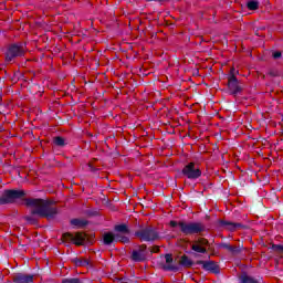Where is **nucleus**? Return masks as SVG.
<instances>
[{
    "label": "nucleus",
    "mask_w": 283,
    "mask_h": 283,
    "mask_svg": "<svg viewBox=\"0 0 283 283\" xmlns=\"http://www.w3.org/2000/svg\"><path fill=\"white\" fill-rule=\"evenodd\" d=\"M14 283H32L34 282V275L19 273L13 277Z\"/></svg>",
    "instance_id": "nucleus-10"
},
{
    "label": "nucleus",
    "mask_w": 283,
    "mask_h": 283,
    "mask_svg": "<svg viewBox=\"0 0 283 283\" xmlns=\"http://www.w3.org/2000/svg\"><path fill=\"white\" fill-rule=\"evenodd\" d=\"M274 59H280L282 56V52L276 51L273 53Z\"/></svg>",
    "instance_id": "nucleus-24"
},
{
    "label": "nucleus",
    "mask_w": 283,
    "mask_h": 283,
    "mask_svg": "<svg viewBox=\"0 0 283 283\" xmlns=\"http://www.w3.org/2000/svg\"><path fill=\"white\" fill-rule=\"evenodd\" d=\"M166 264L164 265V269L166 271H176V265H174V258L171 254H166L165 255Z\"/></svg>",
    "instance_id": "nucleus-14"
},
{
    "label": "nucleus",
    "mask_w": 283,
    "mask_h": 283,
    "mask_svg": "<svg viewBox=\"0 0 283 283\" xmlns=\"http://www.w3.org/2000/svg\"><path fill=\"white\" fill-rule=\"evenodd\" d=\"M145 248H139L138 250H134L132 253V260L134 262H143L145 260Z\"/></svg>",
    "instance_id": "nucleus-12"
},
{
    "label": "nucleus",
    "mask_w": 283,
    "mask_h": 283,
    "mask_svg": "<svg viewBox=\"0 0 283 283\" xmlns=\"http://www.w3.org/2000/svg\"><path fill=\"white\" fill-rule=\"evenodd\" d=\"M202 268L211 273H218V264L213 261H201Z\"/></svg>",
    "instance_id": "nucleus-13"
},
{
    "label": "nucleus",
    "mask_w": 283,
    "mask_h": 283,
    "mask_svg": "<svg viewBox=\"0 0 283 283\" xmlns=\"http://www.w3.org/2000/svg\"><path fill=\"white\" fill-rule=\"evenodd\" d=\"M207 247H209V241L207 239H199L192 244V251H196V253H207Z\"/></svg>",
    "instance_id": "nucleus-9"
},
{
    "label": "nucleus",
    "mask_w": 283,
    "mask_h": 283,
    "mask_svg": "<svg viewBox=\"0 0 283 283\" xmlns=\"http://www.w3.org/2000/svg\"><path fill=\"white\" fill-rule=\"evenodd\" d=\"M64 242H73V244H76L77 247H81L82 244H85V234L81 232L73 233H64L63 234Z\"/></svg>",
    "instance_id": "nucleus-8"
},
{
    "label": "nucleus",
    "mask_w": 283,
    "mask_h": 283,
    "mask_svg": "<svg viewBox=\"0 0 283 283\" xmlns=\"http://www.w3.org/2000/svg\"><path fill=\"white\" fill-rule=\"evenodd\" d=\"M54 144L57 147H65V139H63L62 137H55L54 138Z\"/></svg>",
    "instance_id": "nucleus-20"
},
{
    "label": "nucleus",
    "mask_w": 283,
    "mask_h": 283,
    "mask_svg": "<svg viewBox=\"0 0 283 283\" xmlns=\"http://www.w3.org/2000/svg\"><path fill=\"white\" fill-rule=\"evenodd\" d=\"M247 6H248V9H249V10H258L260 3H258V1H255V0H250V1L247 3Z\"/></svg>",
    "instance_id": "nucleus-18"
},
{
    "label": "nucleus",
    "mask_w": 283,
    "mask_h": 283,
    "mask_svg": "<svg viewBox=\"0 0 283 283\" xmlns=\"http://www.w3.org/2000/svg\"><path fill=\"white\" fill-rule=\"evenodd\" d=\"M71 224L77 227V229H83L87 224V221L84 219H73L71 220Z\"/></svg>",
    "instance_id": "nucleus-15"
},
{
    "label": "nucleus",
    "mask_w": 283,
    "mask_h": 283,
    "mask_svg": "<svg viewBox=\"0 0 283 283\" xmlns=\"http://www.w3.org/2000/svg\"><path fill=\"white\" fill-rule=\"evenodd\" d=\"M129 228L122 223L115 226V233L107 232L104 234V244H112V242H129Z\"/></svg>",
    "instance_id": "nucleus-2"
},
{
    "label": "nucleus",
    "mask_w": 283,
    "mask_h": 283,
    "mask_svg": "<svg viewBox=\"0 0 283 283\" xmlns=\"http://www.w3.org/2000/svg\"><path fill=\"white\" fill-rule=\"evenodd\" d=\"M180 264L182 266H191L193 264V262L191 261V259H189L188 256H182L180 259Z\"/></svg>",
    "instance_id": "nucleus-17"
},
{
    "label": "nucleus",
    "mask_w": 283,
    "mask_h": 283,
    "mask_svg": "<svg viewBox=\"0 0 283 283\" xmlns=\"http://www.w3.org/2000/svg\"><path fill=\"white\" fill-rule=\"evenodd\" d=\"M25 54V48H23V44H11L6 53V63H12L14 59H19V56H23Z\"/></svg>",
    "instance_id": "nucleus-4"
},
{
    "label": "nucleus",
    "mask_w": 283,
    "mask_h": 283,
    "mask_svg": "<svg viewBox=\"0 0 283 283\" xmlns=\"http://www.w3.org/2000/svg\"><path fill=\"white\" fill-rule=\"evenodd\" d=\"M182 174L190 180H196V178H200V176H202V171H200V168L196 167V164L193 163L186 165L182 169Z\"/></svg>",
    "instance_id": "nucleus-7"
},
{
    "label": "nucleus",
    "mask_w": 283,
    "mask_h": 283,
    "mask_svg": "<svg viewBox=\"0 0 283 283\" xmlns=\"http://www.w3.org/2000/svg\"><path fill=\"white\" fill-rule=\"evenodd\" d=\"M228 87L231 94H238V92H240L241 88L240 85L238 84V78H235V76H230Z\"/></svg>",
    "instance_id": "nucleus-11"
},
{
    "label": "nucleus",
    "mask_w": 283,
    "mask_h": 283,
    "mask_svg": "<svg viewBox=\"0 0 283 283\" xmlns=\"http://www.w3.org/2000/svg\"><path fill=\"white\" fill-rule=\"evenodd\" d=\"M274 251H279V253H283V247L282 245H274Z\"/></svg>",
    "instance_id": "nucleus-23"
},
{
    "label": "nucleus",
    "mask_w": 283,
    "mask_h": 283,
    "mask_svg": "<svg viewBox=\"0 0 283 283\" xmlns=\"http://www.w3.org/2000/svg\"><path fill=\"white\" fill-rule=\"evenodd\" d=\"M137 238H140L144 242H154L158 240V232L151 227L144 228L136 232Z\"/></svg>",
    "instance_id": "nucleus-6"
},
{
    "label": "nucleus",
    "mask_w": 283,
    "mask_h": 283,
    "mask_svg": "<svg viewBox=\"0 0 283 283\" xmlns=\"http://www.w3.org/2000/svg\"><path fill=\"white\" fill-rule=\"evenodd\" d=\"M226 249H229L230 251H234L233 248H231V245H226Z\"/></svg>",
    "instance_id": "nucleus-25"
},
{
    "label": "nucleus",
    "mask_w": 283,
    "mask_h": 283,
    "mask_svg": "<svg viewBox=\"0 0 283 283\" xmlns=\"http://www.w3.org/2000/svg\"><path fill=\"white\" fill-rule=\"evenodd\" d=\"M240 282L241 283H260L258 280H255L247 274H243L240 276Z\"/></svg>",
    "instance_id": "nucleus-16"
},
{
    "label": "nucleus",
    "mask_w": 283,
    "mask_h": 283,
    "mask_svg": "<svg viewBox=\"0 0 283 283\" xmlns=\"http://www.w3.org/2000/svg\"><path fill=\"white\" fill-rule=\"evenodd\" d=\"M27 205L28 207H31V213L33 216L48 218V220H52V218L57 213L56 208L52 207L50 201H45L43 199H29Z\"/></svg>",
    "instance_id": "nucleus-1"
},
{
    "label": "nucleus",
    "mask_w": 283,
    "mask_h": 283,
    "mask_svg": "<svg viewBox=\"0 0 283 283\" xmlns=\"http://www.w3.org/2000/svg\"><path fill=\"white\" fill-rule=\"evenodd\" d=\"M87 264H90L87 261H84V262L77 261V262H76V265H77V266H87Z\"/></svg>",
    "instance_id": "nucleus-22"
},
{
    "label": "nucleus",
    "mask_w": 283,
    "mask_h": 283,
    "mask_svg": "<svg viewBox=\"0 0 283 283\" xmlns=\"http://www.w3.org/2000/svg\"><path fill=\"white\" fill-rule=\"evenodd\" d=\"M25 192L23 190H6L0 197V205H8L9 202H14L19 198H23Z\"/></svg>",
    "instance_id": "nucleus-5"
},
{
    "label": "nucleus",
    "mask_w": 283,
    "mask_h": 283,
    "mask_svg": "<svg viewBox=\"0 0 283 283\" xmlns=\"http://www.w3.org/2000/svg\"><path fill=\"white\" fill-rule=\"evenodd\" d=\"M62 283H82L78 279H64Z\"/></svg>",
    "instance_id": "nucleus-21"
},
{
    "label": "nucleus",
    "mask_w": 283,
    "mask_h": 283,
    "mask_svg": "<svg viewBox=\"0 0 283 283\" xmlns=\"http://www.w3.org/2000/svg\"><path fill=\"white\" fill-rule=\"evenodd\" d=\"M221 224L226 227V229H230V231H233L238 227V224L227 221H222Z\"/></svg>",
    "instance_id": "nucleus-19"
},
{
    "label": "nucleus",
    "mask_w": 283,
    "mask_h": 283,
    "mask_svg": "<svg viewBox=\"0 0 283 283\" xmlns=\"http://www.w3.org/2000/svg\"><path fill=\"white\" fill-rule=\"evenodd\" d=\"M170 227H179L180 231H182L186 235H191L192 233H200V231H202V224L200 223H178L176 221H170Z\"/></svg>",
    "instance_id": "nucleus-3"
}]
</instances>
